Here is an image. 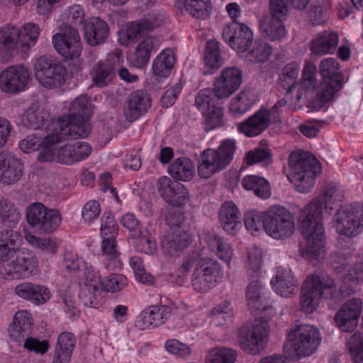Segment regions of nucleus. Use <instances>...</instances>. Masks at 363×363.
I'll return each instance as SVG.
<instances>
[{
    "instance_id": "obj_22",
    "label": "nucleus",
    "mask_w": 363,
    "mask_h": 363,
    "mask_svg": "<svg viewBox=\"0 0 363 363\" xmlns=\"http://www.w3.org/2000/svg\"><path fill=\"white\" fill-rule=\"evenodd\" d=\"M271 123L270 111L262 106L247 119L237 123L236 126L238 133L247 138H254L264 133Z\"/></svg>"
},
{
    "instance_id": "obj_46",
    "label": "nucleus",
    "mask_w": 363,
    "mask_h": 363,
    "mask_svg": "<svg viewBox=\"0 0 363 363\" xmlns=\"http://www.w3.org/2000/svg\"><path fill=\"white\" fill-rule=\"evenodd\" d=\"M284 18H273L267 21L266 19L259 21V30L262 34L271 41L279 40L283 38L286 34V27L284 24Z\"/></svg>"
},
{
    "instance_id": "obj_52",
    "label": "nucleus",
    "mask_w": 363,
    "mask_h": 363,
    "mask_svg": "<svg viewBox=\"0 0 363 363\" xmlns=\"http://www.w3.org/2000/svg\"><path fill=\"white\" fill-rule=\"evenodd\" d=\"M267 213V210L266 211L251 210L246 212L244 216V224L246 229L251 231L252 234L259 232L262 228L264 230Z\"/></svg>"
},
{
    "instance_id": "obj_5",
    "label": "nucleus",
    "mask_w": 363,
    "mask_h": 363,
    "mask_svg": "<svg viewBox=\"0 0 363 363\" xmlns=\"http://www.w3.org/2000/svg\"><path fill=\"white\" fill-rule=\"evenodd\" d=\"M90 116L89 98L86 95H80L70 106L69 113L60 117L55 124L61 128V130L70 133L74 138H85L91 130Z\"/></svg>"
},
{
    "instance_id": "obj_7",
    "label": "nucleus",
    "mask_w": 363,
    "mask_h": 363,
    "mask_svg": "<svg viewBox=\"0 0 363 363\" xmlns=\"http://www.w3.org/2000/svg\"><path fill=\"white\" fill-rule=\"evenodd\" d=\"M235 150L236 143L233 139L224 140L216 150H204L199 160V175L201 178L208 179L213 174L224 169L232 162Z\"/></svg>"
},
{
    "instance_id": "obj_47",
    "label": "nucleus",
    "mask_w": 363,
    "mask_h": 363,
    "mask_svg": "<svg viewBox=\"0 0 363 363\" xmlns=\"http://www.w3.org/2000/svg\"><path fill=\"white\" fill-rule=\"evenodd\" d=\"M216 94L215 86H213V89L205 88L201 89L195 97V106L203 113L213 108V106L220 105V101L225 99L218 97Z\"/></svg>"
},
{
    "instance_id": "obj_18",
    "label": "nucleus",
    "mask_w": 363,
    "mask_h": 363,
    "mask_svg": "<svg viewBox=\"0 0 363 363\" xmlns=\"http://www.w3.org/2000/svg\"><path fill=\"white\" fill-rule=\"evenodd\" d=\"M268 333L267 325L262 323L243 325L239 331V345L245 352L256 355L264 349Z\"/></svg>"
},
{
    "instance_id": "obj_55",
    "label": "nucleus",
    "mask_w": 363,
    "mask_h": 363,
    "mask_svg": "<svg viewBox=\"0 0 363 363\" xmlns=\"http://www.w3.org/2000/svg\"><path fill=\"white\" fill-rule=\"evenodd\" d=\"M250 91H241L231 99L229 111L233 114L242 115L251 108L253 101L250 97Z\"/></svg>"
},
{
    "instance_id": "obj_16",
    "label": "nucleus",
    "mask_w": 363,
    "mask_h": 363,
    "mask_svg": "<svg viewBox=\"0 0 363 363\" xmlns=\"http://www.w3.org/2000/svg\"><path fill=\"white\" fill-rule=\"evenodd\" d=\"M222 37L232 49L240 53L250 50L252 47V29L238 20H233L223 27Z\"/></svg>"
},
{
    "instance_id": "obj_4",
    "label": "nucleus",
    "mask_w": 363,
    "mask_h": 363,
    "mask_svg": "<svg viewBox=\"0 0 363 363\" xmlns=\"http://www.w3.org/2000/svg\"><path fill=\"white\" fill-rule=\"evenodd\" d=\"M321 82L316 87V93L313 100V106L320 108L324 104L332 101L344 84V75L340 64L333 57L322 60L318 66Z\"/></svg>"
},
{
    "instance_id": "obj_56",
    "label": "nucleus",
    "mask_w": 363,
    "mask_h": 363,
    "mask_svg": "<svg viewBox=\"0 0 363 363\" xmlns=\"http://www.w3.org/2000/svg\"><path fill=\"white\" fill-rule=\"evenodd\" d=\"M203 116L207 131L218 128L224 124V111L221 104L203 112Z\"/></svg>"
},
{
    "instance_id": "obj_31",
    "label": "nucleus",
    "mask_w": 363,
    "mask_h": 363,
    "mask_svg": "<svg viewBox=\"0 0 363 363\" xmlns=\"http://www.w3.org/2000/svg\"><path fill=\"white\" fill-rule=\"evenodd\" d=\"M23 165L11 154L0 152V182L4 184H12L22 177Z\"/></svg>"
},
{
    "instance_id": "obj_32",
    "label": "nucleus",
    "mask_w": 363,
    "mask_h": 363,
    "mask_svg": "<svg viewBox=\"0 0 363 363\" xmlns=\"http://www.w3.org/2000/svg\"><path fill=\"white\" fill-rule=\"evenodd\" d=\"M15 294L35 305L43 304L50 298V291L48 287L31 282L18 284L15 287Z\"/></svg>"
},
{
    "instance_id": "obj_53",
    "label": "nucleus",
    "mask_w": 363,
    "mask_h": 363,
    "mask_svg": "<svg viewBox=\"0 0 363 363\" xmlns=\"http://www.w3.org/2000/svg\"><path fill=\"white\" fill-rule=\"evenodd\" d=\"M245 161L247 165L262 163L267 167L273 162L272 153L268 147H257L246 153Z\"/></svg>"
},
{
    "instance_id": "obj_59",
    "label": "nucleus",
    "mask_w": 363,
    "mask_h": 363,
    "mask_svg": "<svg viewBox=\"0 0 363 363\" xmlns=\"http://www.w3.org/2000/svg\"><path fill=\"white\" fill-rule=\"evenodd\" d=\"M272 46L265 42H255L252 50L250 49V55L253 58L251 60L254 62H264L269 58L272 53Z\"/></svg>"
},
{
    "instance_id": "obj_60",
    "label": "nucleus",
    "mask_w": 363,
    "mask_h": 363,
    "mask_svg": "<svg viewBox=\"0 0 363 363\" xmlns=\"http://www.w3.org/2000/svg\"><path fill=\"white\" fill-rule=\"evenodd\" d=\"M308 18L313 26L322 25L326 22L327 7L323 1L311 5Z\"/></svg>"
},
{
    "instance_id": "obj_27",
    "label": "nucleus",
    "mask_w": 363,
    "mask_h": 363,
    "mask_svg": "<svg viewBox=\"0 0 363 363\" xmlns=\"http://www.w3.org/2000/svg\"><path fill=\"white\" fill-rule=\"evenodd\" d=\"M83 32L86 43L91 46L104 44L110 35L108 23L99 17L86 19L84 22Z\"/></svg>"
},
{
    "instance_id": "obj_64",
    "label": "nucleus",
    "mask_w": 363,
    "mask_h": 363,
    "mask_svg": "<svg viewBox=\"0 0 363 363\" xmlns=\"http://www.w3.org/2000/svg\"><path fill=\"white\" fill-rule=\"evenodd\" d=\"M149 33L143 21L130 22L126 27V38L130 42H133L145 33Z\"/></svg>"
},
{
    "instance_id": "obj_37",
    "label": "nucleus",
    "mask_w": 363,
    "mask_h": 363,
    "mask_svg": "<svg viewBox=\"0 0 363 363\" xmlns=\"http://www.w3.org/2000/svg\"><path fill=\"white\" fill-rule=\"evenodd\" d=\"M33 325L31 314L27 311H19L13 317V324L9 328L11 337L16 341H20L28 337Z\"/></svg>"
},
{
    "instance_id": "obj_2",
    "label": "nucleus",
    "mask_w": 363,
    "mask_h": 363,
    "mask_svg": "<svg viewBox=\"0 0 363 363\" xmlns=\"http://www.w3.org/2000/svg\"><path fill=\"white\" fill-rule=\"evenodd\" d=\"M128 284L127 278L121 274H111L102 279L100 272L92 265H86L79 282V298L88 307L96 308L101 292L116 293Z\"/></svg>"
},
{
    "instance_id": "obj_58",
    "label": "nucleus",
    "mask_w": 363,
    "mask_h": 363,
    "mask_svg": "<svg viewBox=\"0 0 363 363\" xmlns=\"http://www.w3.org/2000/svg\"><path fill=\"white\" fill-rule=\"evenodd\" d=\"M211 363H234L237 358V352L230 348L218 347L210 352Z\"/></svg>"
},
{
    "instance_id": "obj_11",
    "label": "nucleus",
    "mask_w": 363,
    "mask_h": 363,
    "mask_svg": "<svg viewBox=\"0 0 363 363\" xmlns=\"http://www.w3.org/2000/svg\"><path fill=\"white\" fill-rule=\"evenodd\" d=\"M54 48L65 60L75 61L71 69L78 72L82 69V44L77 30L71 26L65 28L61 33L52 35Z\"/></svg>"
},
{
    "instance_id": "obj_24",
    "label": "nucleus",
    "mask_w": 363,
    "mask_h": 363,
    "mask_svg": "<svg viewBox=\"0 0 363 363\" xmlns=\"http://www.w3.org/2000/svg\"><path fill=\"white\" fill-rule=\"evenodd\" d=\"M242 82V72L239 68L226 67L213 83L216 94L220 98L227 99L239 89Z\"/></svg>"
},
{
    "instance_id": "obj_36",
    "label": "nucleus",
    "mask_w": 363,
    "mask_h": 363,
    "mask_svg": "<svg viewBox=\"0 0 363 363\" xmlns=\"http://www.w3.org/2000/svg\"><path fill=\"white\" fill-rule=\"evenodd\" d=\"M101 252L104 257L103 264L107 270L121 269V252L118 250L116 238L101 239Z\"/></svg>"
},
{
    "instance_id": "obj_49",
    "label": "nucleus",
    "mask_w": 363,
    "mask_h": 363,
    "mask_svg": "<svg viewBox=\"0 0 363 363\" xmlns=\"http://www.w3.org/2000/svg\"><path fill=\"white\" fill-rule=\"evenodd\" d=\"M182 4L186 12L194 18L205 19L211 13L209 0H182Z\"/></svg>"
},
{
    "instance_id": "obj_38",
    "label": "nucleus",
    "mask_w": 363,
    "mask_h": 363,
    "mask_svg": "<svg viewBox=\"0 0 363 363\" xmlns=\"http://www.w3.org/2000/svg\"><path fill=\"white\" fill-rule=\"evenodd\" d=\"M21 240V235L12 229L0 231V261L9 262L13 257L16 252L20 249L18 242Z\"/></svg>"
},
{
    "instance_id": "obj_26",
    "label": "nucleus",
    "mask_w": 363,
    "mask_h": 363,
    "mask_svg": "<svg viewBox=\"0 0 363 363\" xmlns=\"http://www.w3.org/2000/svg\"><path fill=\"white\" fill-rule=\"evenodd\" d=\"M92 152L91 146L86 142L67 143L57 151V162L71 165L86 160Z\"/></svg>"
},
{
    "instance_id": "obj_19",
    "label": "nucleus",
    "mask_w": 363,
    "mask_h": 363,
    "mask_svg": "<svg viewBox=\"0 0 363 363\" xmlns=\"http://www.w3.org/2000/svg\"><path fill=\"white\" fill-rule=\"evenodd\" d=\"M30 74L28 68L23 65L10 66L0 74V88L9 94L22 91L25 90Z\"/></svg>"
},
{
    "instance_id": "obj_35",
    "label": "nucleus",
    "mask_w": 363,
    "mask_h": 363,
    "mask_svg": "<svg viewBox=\"0 0 363 363\" xmlns=\"http://www.w3.org/2000/svg\"><path fill=\"white\" fill-rule=\"evenodd\" d=\"M339 42L337 33L325 30L317 35L315 38L310 43V50L312 54L322 56L333 53Z\"/></svg>"
},
{
    "instance_id": "obj_57",
    "label": "nucleus",
    "mask_w": 363,
    "mask_h": 363,
    "mask_svg": "<svg viewBox=\"0 0 363 363\" xmlns=\"http://www.w3.org/2000/svg\"><path fill=\"white\" fill-rule=\"evenodd\" d=\"M348 348L354 363L363 362V337L362 333H355L348 341Z\"/></svg>"
},
{
    "instance_id": "obj_28",
    "label": "nucleus",
    "mask_w": 363,
    "mask_h": 363,
    "mask_svg": "<svg viewBox=\"0 0 363 363\" xmlns=\"http://www.w3.org/2000/svg\"><path fill=\"white\" fill-rule=\"evenodd\" d=\"M77 140L71 137V134L66 131L61 130V128L56 124L53 131L43 138V143L39 148L38 160L40 162L57 161V152L55 145L64 140Z\"/></svg>"
},
{
    "instance_id": "obj_23",
    "label": "nucleus",
    "mask_w": 363,
    "mask_h": 363,
    "mask_svg": "<svg viewBox=\"0 0 363 363\" xmlns=\"http://www.w3.org/2000/svg\"><path fill=\"white\" fill-rule=\"evenodd\" d=\"M362 308L360 298L347 301L336 313L334 320L343 332H351L357 326Z\"/></svg>"
},
{
    "instance_id": "obj_34",
    "label": "nucleus",
    "mask_w": 363,
    "mask_h": 363,
    "mask_svg": "<svg viewBox=\"0 0 363 363\" xmlns=\"http://www.w3.org/2000/svg\"><path fill=\"white\" fill-rule=\"evenodd\" d=\"M270 283L277 294L285 297L294 294L297 288L296 281L291 269L282 267L277 269V276L272 278Z\"/></svg>"
},
{
    "instance_id": "obj_17",
    "label": "nucleus",
    "mask_w": 363,
    "mask_h": 363,
    "mask_svg": "<svg viewBox=\"0 0 363 363\" xmlns=\"http://www.w3.org/2000/svg\"><path fill=\"white\" fill-rule=\"evenodd\" d=\"M220 264L210 258L200 259L194 272L192 286L201 293L207 291L222 277Z\"/></svg>"
},
{
    "instance_id": "obj_33",
    "label": "nucleus",
    "mask_w": 363,
    "mask_h": 363,
    "mask_svg": "<svg viewBox=\"0 0 363 363\" xmlns=\"http://www.w3.org/2000/svg\"><path fill=\"white\" fill-rule=\"evenodd\" d=\"M48 113L36 105H32L21 115L23 126L30 130H48L47 125L52 122Z\"/></svg>"
},
{
    "instance_id": "obj_9",
    "label": "nucleus",
    "mask_w": 363,
    "mask_h": 363,
    "mask_svg": "<svg viewBox=\"0 0 363 363\" xmlns=\"http://www.w3.org/2000/svg\"><path fill=\"white\" fill-rule=\"evenodd\" d=\"M321 342L319 330L311 325H296L287 335L284 348L290 347L298 358L310 356Z\"/></svg>"
},
{
    "instance_id": "obj_45",
    "label": "nucleus",
    "mask_w": 363,
    "mask_h": 363,
    "mask_svg": "<svg viewBox=\"0 0 363 363\" xmlns=\"http://www.w3.org/2000/svg\"><path fill=\"white\" fill-rule=\"evenodd\" d=\"M92 84L103 88L108 85L115 75L114 67L108 62L99 61L90 72Z\"/></svg>"
},
{
    "instance_id": "obj_6",
    "label": "nucleus",
    "mask_w": 363,
    "mask_h": 363,
    "mask_svg": "<svg viewBox=\"0 0 363 363\" xmlns=\"http://www.w3.org/2000/svg\"><path fill=\"white\" fill-rule=\"evenodd\" d=\"M337 296V286L333 279L311 274L306 278L301 288V311L305 313H312L318 308L321 298L334 299Z\"/></svg>"
},
{
    "instance_id": "obj_15",
    "label": "nucleus",
    "mask_w": 363,
    "mask_h": 363,
    "mask_svg": "<svg viewBox=\"0 0 363 363\" xmlns=\"http://www.w3.org/2000/svg\"><path fill=\"white\" fill-rule=\"evenodd\" d=\"M294 222L291 213L284 207L272 206L267 209L264 232L276 240L291 236L294 231Z\"/></svg>"
},
{
    "instance_id": "obj_43",
    "label": "nucleus",
    "mask_w": 363,
    "mask_h": 363,
    "mask_svg": "<svg viewBox=\"0 0 363 363\" xmlns=\"http://www.w3.org/2000/svg\"><path fill=\"white\" fill-rule=\"evenodd\" d=\"M241 185L245 190L253 191L255 195L261 199H268L271 195L270 184L263 177L246 175L242 179Z\"/></svg>"
},
{
    "instance_id": "obj_48",
    "label": "nucleus",
    "mask_w": 363,
    "mask_h": 363,
    "mask_svg": "<svg viewBox=\"0 0 363 363\" xmlns=\"http://www.w3.org/2000/svg\"><path fill=\"white\" fill-rule=\"evenodd\" d=\"M21 215L15 205L9 201H0V221L12 229L20 221Z\"/></svg>"
},
{
    "instance_id": "obj_25",
    "label": "nucleus",
    "mask_w": 363,
    "mask_h": 363,
    "mask_svg": "<svg viewBox=\"0 0 363 363\" xmlns=\"http://www.w3.org/2000/svg\"><path fill=\"white\" fill-rule=\"evenodd\" d=\"M151 106L150 95L138 89L129 94L125 102L123 114L128 121L133 122L144 115Z\"/></svg>"
},
{
    "instance_id": "obj_63",
    "label": "nucleus",
    "mask_w": 363,
    "mask_h": 363,
    "mask_svg": "<svg viewBox=\"0 0 363 363\" xmlns=\"http://www.w3.org/2000/svg\"><path fill=\"white\" fill-rule=\"evenodd\" d=\"M289 0H269V9L271 17L286 19L289 9Z\"/></svg>"
},
{
    "instance_id": "obj_40",
    "label": "nucleus",
    "mask_w": 363,
    "mask_h": 363,
    "mask_svg": "<svg viewBox=\"0 0 363 363\" xmlns=\"http://www.w3.org/2000/svg\"><path fill=\"white\" fill-rule=\"evenodd\" d=\"M299 65L291 62L286 65L279 74V84L285 91V97L292 99V94L297 87V78L299 74Z\"/></svg>"
},
{
    "instance_id": "obj_14",
    "label": "nucleus",
    "mask_w": 363,
    "mask_h": 363,
    "mask_svg": "<svg viewBox=\"0 0 363 363\" xmlns=\"http://www.w3.org/2000/svg\"><path fill=\"white\" fill-rule=\"evenodd\" d=\"M39 34V27L33 23H26L21 28L6 26L0 28V45L6 50L27 49L35 44Z\"/></svg>"
},
{
    "instance_id": "obj_61",
    "label": "nucleus",
    "mask_w": 363,
    "mask_h": 363,
    "mask_svg": "<svg viewBox=\"0 0 363 363\" xmlns=\"http://www.w3.org/2000/svg\"><path fill=\"white\" fill-rule=\"evenodd\" d=\"M166 350L182 359L188 358L191 354V350L186 343L177 339H169L165 342Z\"/></svg>"
},
{
    "instance_id": "obj_8",
    "label": "nucleus",
    "mask_w": 363,
    "mask_h": 363,
    "mask_svg": "<svg viewBox=\"0 0 363 363\" xmlns=\"http://www.w3.org/2000/svg\"><path fill=\"white\" fill-rule=\"evenodd\" d=\"M34 74L39 84L48 89L60 88L68 78L66 66L58 59L46 55L37 58Z\"/></svg>"
},
{
    "instance_id": "obj_20",
    "label": "nucleus",
    "mask_w": 363,
    "mask_h": 363,
    "mask_svg": "<svg viewBox=\"0 0 363 363\" xmlns=\"http://www.w3.org/2000/svg\"><path fill=\"white\" fill-rule=\"evenodd\" d=\"M174 308V303L150 306L137 316L135 325L141 330L158 327L169 318Z\"/></svg>"
},
{
    "instance_id": "obj_29",
    "label": "nucleus",
    "mask_w": 363,
    "mask_h": 363,
    "mask_svg": "<svg viewBox=\"0 0 363 363\" xmlns=\"http://www.w3.org/2000/svg\"><path fill=\"white\" fill-rule=\"evenodd\" d=\"M192 240L193 236L188 230L182 228L170 229L162 241V248L169 255H174L188 248Z\"/></svg>"
},
{
    "instance_id": "obj_62",
    "label": "nucleus",
    "mask_w": 363,
    "mask_h": 363,
    "mask_svg": "<svg viewBox=\"0 0 363 363\" xmlns=\"http://www.w3.org/2000/svg\"><path fill=\"white\" fill-rule=\"evenodd\" d=\"M317 67L311 62H306L302 72L301 86L305 89H315L316 85L315 74Z\"/></svg>"
},
{
    "instance_id": "obj_51",
    "label": "nucleus",
    "mask_w": 363,
    "mask_h": 363,
    "mask_svg": "<svg viewBox=\"0 0 363 363\" xmlns=\"http://www.w3.org/2000/svg\"><path fill=\"white\" fill-rule=\"evenodd\" d=\"M118 230L119 226L114 214L111 211H105L101 217V238H117Z\"/></svg>"
},
{
    "instance_id": "obj_30",
    "label": "nucleus",
    "mask_w": 363,
    "mask_h": 363,
    "mask_svg": "<svg viewBox=\"0 0 363 363\" xmlns=\"http://www.w3.org/2000/svg\"><path fill=\"white\" fill-rule=\"evenodd\" d=\"M218 217L220 226L228 234L234 235L242 228L240 212L232 201L222 203Z\"/></svg>"
},
{
    "instance_id": "obj_1",
    "label": "nucleus",
    "mask_w": 363,
    "mask_h": 363,
    "mask_svg": "<svg viewBox=\"0 0 363 363\" xmlns=\"http://www.w3.org/2000/svg\"><path fill=\"white\" fill-rule=\"evenodd\" d=\"M337 191L335 184H327L323 189V197L313 198L299 213V230L305 240L303 254L309 258L318 259L324 252L325 234L323 211V208L333 209L330 204Z\"/></svg>"
},
{
    "instance_id": "obj_12",
    "label": "nucleus",
    "mask_w": 363,
    "mask_h": 363,
    "mask_svg": "<svg viewBox=\"0 0 363 363\" xmlns=\"http://www.w3.org/2000/svg\"><path fill=\"white\" fill-rule=\"evenodd\" d=\"M333 223L339 235L356 236L363 228V203L355 202L341 206L334 215Z\"/></svg>"
},
{
    "instance_id": "obj_21",
    "label": "nucleus",
    "mask_w": 363,
    "mask_h": 363,
    "mask_svg": "<svg viewBox=\"0 0 363 363\" xmlns=\"http://www.w3.org/2000/svg\"><path fill=\"white\" fill-rule=\"evenodd\" d=\"M157 190L164 201L173 207H181L189 199V191L185 186L168 177L159 178Z\"/></svg>"
},
{
    "instance_id": "obj_42",
    "label": "nucleus",
    "mask_w": 363,
    "mask_h": 363,
    "mask_svg": "<svg viewBox=\"0 0 363 363\" xmlns=\"http://www.w3.org/2000/svg\"><path fill=\"white\" fill-rule=\"evenodd\" d=\"M155 38L147 37L135 48L134 52L129 57V61L137 68H143L149 62L151 55L155 51Z\"/></svg>"
},
{
    "instance_id": "obj_41",
    "label": "nucleus",
    "mask_w": 363,
    "mask_h": 363,
    "mask_svg": "<svg viewBox=\"0 0 363 363\" xmlns=\"http://www.w3.org/2000/svg\"><path fill=\"white\" fill-rule=\"evenodd\" d=\"M168 172L174 181L188 182L194 176L195 167L190 158L181 157L169 164Z\"/></svg>"
},
{
    "instance_id": "obj_50",
    "label": "nucleus",
    "mask_w": 363,
    "mask_h": 363,
    "mask_svg": "<svg viewBox=\"0 0 363 363\" xmlns=\"http://www.w3.org/2000/svg\"><path fill=\"white\" fill-rule=\"evenodd\" d=\"M264 296L263 286L258 280L251 281L246 289L247 304L254 311L264 309L262 298Z\"/></svg>"
},
{
    "instance_id": "obj_13",
    "label": "nucleus",
    "mask_w": 363,
    "mask_h": 363,
    "mask_svg": "<svg viewBox=\"0 0 363 363\" xmlns=\"http://www.w3.org/2000/svg\"><path fill=\"white\" fill-rule=\"evenodd\" d=\"M26 218L30 226L45 234L53 233L62 222V216L57 210L48 208L40 202L26 207Z\"/></svg>"
},
{
    "instance_id": "obj_10",
    "label": "nucleus",
    "mask_w": 363,
    "mask_h": 363,
    "mask_svg": "<svg viewBox=\"0 0 363 363\" xmlns=\"http://www.w3.org/2000/svg\"><path fill=\"white\" fill-rule=\"evenodd\" d=\"M38 267L35 253L20 249L10 261L0 264V277L9 281L26 279L35 274Z\"/></svg>"
},
{
    "instance_id": "obj_44",
    "label": "nucleus",
    "mask_w": 363,
    "mask_h": 363,
    "mask_svg": "<svg viewBox=\"0 0 363 363\" xmlns=\"http://www.w3.org/2000/svg\"><path fill=\"white\" fill-rule=\"evenodd\" d=\"M175 62L173 52L168 49L162 50L153 60L152 65V74L160 78L168 77Z\"/></svg>"
},
{
    "instance_id": "obj_39",
    "label": "nucleus",
    "mask_w": 363,
    "mask_h": 363,
    "mask_svg": "<svg viewBox=\"0 0 363 363\" xmlns=\"http://www.w3.org/2000/svg\"><path fill=\"white\" fill-rule=\"evenodd\" d=\"M76 338L70 332L61 333L57 338L52 363H66L69 361L74 350Z\"/></svg>"
},
{
    "instance_id": "obj_3",
    "label": "nucleus",
    "mask_w": 363,
    "mask_h": 363,
    "mask_svg": "<svg viewBox=\"0 0 363 363\" xmlns=\"http://www.w3.org/2000/svg\"><path fill=\"white\" fill-rule=\"evenodd\" d=\"M288 166L290 170L288 179L300 193L310 191L315 184L318 174L321 172L320 162L307 151L291 152Z\"/></svg>"
},
{
    "instance_id": "obj_54",
    "label": "nucleus",
    "mask_w": 363,
    "mask_h": 363,
    "mask_svg": "<svg viewBox=\"0 0 363 363\" xmlns=\"http://www.w3.org/2000/svg\"><path fill=\"white\" fill-rule=\"evenodd\" d=\"M205 65L210 69H217L221 65L219 43L216 40H208L204 53Z\"/></svg>"
}]
</instances>
